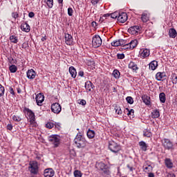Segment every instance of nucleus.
I'll use <instances>...</instances> for the list:
<instances>
[{"mask_svg":"<svg viewBox=\"0 0 177 177\" xmlns=\"http://www.w3.org/2000/svg\"><path fill=\"white\" fill-rule=\"evenodd\" d=\"M142 168L145 172H151V171H153V167H151L150 165H144Z\"/></svg>","mask_w":177,"mask_h":177,"instance_id":"31","label":"nucleus"},{"mask_svg":"<svg viewBox=\"0 0 177 177\" xmlns=\"http://www.w3.org/2000/svg\"><path fill=\"white\" fill-rule=\"evenodd\" d=\"M10 73H16L17 71V67H9Z\"/></svg>","mask_w":177,"mask_h":177,"instance_id":"50","label":"nucleus"},{"mask_svg":"<svg viewBox=\"0 0 177 177\" xmlns=\"http://www.w3.org/2000/svg\"><path fill=\"white\" fill-rule=\"evenodd\" d=\"M115 110L116 114H118V115H120V114H122V111L121 110V107L115 106Z\"/></svg>","mask_w":177,"mask_h":177,"instance_id":"45","label":"nucleus"},{"mask_svg":"<svg viewBox=\"0 0 177 177\" xmlns=\"http://www.w3.org/2000/svg\"><path fill=\"white\" fill-rule=\"evenodd\" d=\"M12 120H13V121H15L16 122H20V121H21V118H20V116L14 115L12 116Z\"/></svg>","mask_w":177,"mask_h":177,"instance_id":"41","label":"nucleus"},{"mask_svg":"<svg viewBox=\"0 0 177 177\" xmlns=\"http://www.w3.org/2000/svg\"><path fill=\"white\" fill-rule=\"evenodd\" d=\"M79 104H82V106H85L86 104V101L85 100H81L79 102Z\"/></svg>","mask_w":177,"mask_h":177,"instance_id":"54","label":"nucleus"},{"mask_svg":"<svg viewBox=\"0 0 177 177\" xmlns=\"http://www.w3.org/2000/svg\"><path fill=\"white\" fill-rule=\"evenodd\" d=\"M141 20L143 23H147L149 20V14L147 12H143L141 16Z\"/></svg>","mask_w":177,"mask_h":177,"instance_id":"28","label":"nucleus"},{"mask_svg":"<svg viewBox=\"0 0 177 177\" xmlns=\"http://www.w3.org/2000/svg\"><path fill=\"white\" fill-rule=\"evenodd\" d=\"M128 20V15L127 12H120L118 17V21L119 23H125Z\"/></svg>","mask_w":177,"mask_h":177,"instance_id":"9","label":"nucleus"},{"mask_svg":"<svg viewBox=\"0 0 177 177\" xmlns=\"http://www.w3.org/2000/svg\"><path fill=\"white\" fill-rule=\"evenodd\" d=\"M85 88L88 92H92V89L95 88V86H93V84L91 81H88L85 83Z\"/></svg>","mask_w":177,"mask_h":177,"instance_id":"21","label":"nucleus"},{"mask_svg":"<svg viewBox=\"0 0 177 177\" xmlns=\"http://www.w3.org/2000/svg\"><path fill=\"white\" fill-rule=\"evenodd\" d=\"M74 142L76 145L77 149H82L85 147L86 146V143H88L84 136L81 134L80 132L76 135L74 139Z\"/></svg>","mask_w":177,"mask_h":177,"instance_id":"1","label":"nucleus"},{"mask_svg":"<svg viewBox=\"0 0 177 177\" xmlns=\"http://www.w3.org/2000/svg\"><path fill=\"white\" fill-rule=\"evenodd\" d=\"M160 117V111L158 109H155L151 113V118H158Z\"/></svg>","mask_w":177,"mask_h":177,"instance_id":"30","label":"nucleus"},{"mask_svg":"<svg viewBox=\"0 0 177 177\" xmlns=\"http://www.w3.org/2000/svg\"><path fill=\"white\" fill-rule=\"evenodd\" d=\"M46 127L48 129H52V128H53V127H55V123L52 122H48L46 124Z\"/></svg>","mask_w":177,"mask_h":177,"instance_id":"44","label":"nucleus"},{"mask_svg":"<svg viewBox=\"0 0 177 177\" xmlns=\"http://www.w3.org/2000/svg\"><path fill=\"white\" fill-rule=\"evenodd\" d=\"M136 64L133 62H130L129 64V67H136Z\"/></svg>","mask_w":177,"mask_h":177,"instance_id":"55","label":"nucleus"},{"mask_svg":"<svg viewBox=\"0 0 177 177\" xmlns=\"http://www.w3.org/2000/svg\"><path fill=\"white\" fill-rule=\"evenodd\" d=\"M5 95V87L0 84V97H2Z\"/></svg>","mask_w":177,"mask_h":177,"instance_id":"40","label":"nucleus"},{"mask_svg":"<svg viewBox=\"0 0 177 177\" xmlns=\"http://www.w3.org/2000/svg\"><path fill=\"white\" fill-rule=\"evenodd\" d=\"M8 61L10 62V67H16L15 64V63H16V59H13V57H8Z\"/></svg>","mask_w":177,"mask_h":177,"instance_id":"35","label":"nucleus"},{"mask_svg":"<svg viewBox=\"0 0 177 177\" xmlns=\"http://www.w3.org/2000/svg\"><path fill=\"white\" fill-rule=\"evenodd\" d=\"M48 140L52 145H53L54 148L59 147V146H60V136L56 134L48 136Z\"/></svg>","mask_w":177,"mask_h":177,"instance_id":"5","label":"nucleus"},{"mask_svg":"<svg viewBox=\"0 0 177 177\" xmlns=\"http://www.w3.org/2000/svg\"><path fill=\"white\" fill-rule=\"evenodd\" d=\"M120 15V12H115L111 14V19H118V16Z\"/></svg>","mask_w":177,"mask_h":177,"instance_id":"43","label":"nucleus"},{"mask_svg":"<svg viewBox=\"0 0 177 177\" xmlns=\"http://www.w3.org/2000/svg\"><path fill=\"white\" fill-rule=\"evenodd\" d=\"M171 80L173 82V84H177V74L175 73H172L171 76Z\"/></svg>","mask_w":177,"mask_h":177,"instance_id":"34","label":"nucleus"},{"mask_svg":"<svg viewBox=\"0 0 177 177\" xmlns=\"http://www.w3.org/2000/svg\"><path fill=\"white\" fill-rule=\"evenodd\" d=\"M164 77H166L165 72H158L156 75V78L157 81H161Z\"/></svg>","mask_w":177,"mask_h":177,"instance_id":"23","label":"nucleus"},{"mask_svg":"<svg viewBox=\"0 0 177 177\" xmlns=\"http://www.w3.org/2000/svg\"><path fill=\"white\" fill-rule=\"evenodd\" d=\"M149 67H158V62L156 60L151 61L149 64Z\"/></svg>","mask_w":177,"mask_h":177,"instance_id":"36","label":"nucleus"},{"mask_svg":"<svg viewBox=\"0 0 177 177\" xmlns=\"http://www.w3.org/2000/svg\"><path fill=\"white\" fill-rule=\"evenodd\" d=\"M127 113V115H133L135 114V111L133 109L129 110V109L126 108Z\"/></svg>","mask_w":177,"mask_h":177,"instance_id":"47","label":"nucleus"},{"mask_svg":"<svg viewBox=\"0 0 177 177\" xmlns=\"http://www.w3.org/2000/svg\"><path fill=\"white\" fill-rule=\"evenodd\" d=\"M142 102L146 104V106H150L151 102H150V97L147 95H144L142 96Z\"/></svg>","mask_w":177,"mask_h":177,"instance_id":"20","label":"nucleus"},{"mask_svg":"<svg viewBox=\"0 0 177 177\" xmlns=\"http://www.w3.org/2000/svg\"><path fill=\"white\" fill-rule=\"evenodd\" d=\"M51 111L55 114H59L62 111V106L57 102L51 105Z\"/></svg>","mask_w":177,"mask_h":177,"instance_id":"8","label":"nucleus"},{"mask_svg":"<svg viewBox=\"0 0 177 177\" xmlns=\"http://www.w3.org/2000/svg\"><path fill=\"white\" fill-rule=\"evenodd\" d=\"M140 28V27L139 26H131L128 29V32H129V34H131L132 35H135L139 32Z\"/></svg>","mask_w":177,"mask_h":177,"instance_id":"13","label":"nucleus"},{"mask_svg":"<svg viewBox=\"0 0 177 177\" xmlns=\"http://www.w3.org/2000/svg\"><path fill=\"white\" fill-rule=\"evenodd\" d=\"M117 57L118 59H125V55L124 53H118Z\"/></svg>","mask_w":177,"mask_h":177,"instance_id":"49","label":"nucleus"},{"mask_svg":"<svg viewBox=\"0 0 177 177\" xmlns=\"http://www.w3.org/2000/svg\"><path fill=\"white\" fill-rule=\"evenodd\" d=\"M12 17H13V19H17V17H19V14L17 12H12Z\"/></svg>","mask_w":177,"mask_h":177,"instance_id":"53","label":"nucleus"},{"mask_svg":"<svg viewBox=\"0 0 177 177\" xmlns=\"http://www.w3.org/2000/svg\"><path fill=\"white\" fill-rule=\"evenodd\" d=\"M143 136H145L146 138H151L152 136V134L151 133L150 131L149 130H145L143 131Z\"/></svg>","mask_w":177,"mask_h":177,"instance_id":"37","label":"nucleus"},{"mask_svg":"<svg viewBox=\"0 0 177 177\" xmlns=\"http://www.w3.org/2000/svg\"><path fill=\"white\" fill-rule=\"evenodd\" d=\"M167 177H176V176L175 175V174L171 173L167 175Z\"/></svg>","mask_w":177,"mask_h":177,"instance_id":"62","label":"nucleus"},{"mask_svg":"<svg viewBox=\"0 0 177 177\" xmlns=\"http://www.w3.org/2000/svg\"><path fill=\"white\" fill-rule=\"evenodd\" d=\"M130 50H132V49H135V48H136V46H138V44H139V42L138 41V39H133L131 40L130 42Z\"/></svg>","mask_w":177,"mask_h":177,"instance_id":"24","label":"nucleus"},{"mask_svg":"<svg viewBox=\"0 0 177 177\" xmlns=\"http://www.w3.org/2000/svg\"><path fill=\"white\" fill-rule=\"evenodd\" d=\"M69 73L72 78H75L77 77V70L74 67H69Z\"/></svg>","mask_w":177,"mask_h":177,"instance_id":"25","label":"nucleus"},{"mask_svg":"<svg viewBox=\"0 0 177 177\" xmlns=\"http://www.w3.org/2000/svg\"><path fill=\"white\" fill-rule=\"evenodd\" d=\"M73 13H74V10H73L72 8H68V16H73Z\"/></svg>","mask_w":177,"mask_h":177,"instance_id":"48","label":"nucleus"},{"mask_svg":"<svg viewBox=\"0 0 177 177\" xmlns=\"http://www.w3.org/2000/svg\"><path fill=\"white\" fill-rule=\"evenodd\" d=\"M44 177H54L55 176V170L52 168L46 169L44 171Z\"/></svg>","mask_w":177,"mask_h":177,"instance_id":"12","label":"nucleus"},{"mask_svg":"<svg viewBox=\"0 0 177 177\" xmlns=\"http://www.w3.org/2000/svg\"><path fill=\"white\" fill-rule=\"evenodd\" d=\"M120 71L118 70L115 69L113 71V75L114 78H116V79L120 78Z\"/></svg>","mask_w":177,"mask_h":177,"instance_id":"38","label":"nucleus"},{"mask_svg":"<svg viewBox=\"0 0 177 177\" xmlns=\"http://www.w3.org/2000/svg\"><path fill=\"white\" fill-rule=\"evenodd\" d=\"M148 177H154L153 173H149Z\"/></svg>","mask_w":177,"mask_h":177,"instance_id":"64","label":"nucleus"},{"mask_svg":"<svg viewBox=\"0 0 177 177\" xmlns=\"http://www.w3.org/2000/svg\"><path fill=\"white\" fill-rule=\"evenodd\" d=\"M36 103L37 106H42L44 100H45V96L42 93H38L35 97Z\"/></svg>","mask_w":177,"mask_h":177,"instance_id":"10","label":"nucleus"},{"mask_svg":"<svg viewBox=\"0 0 177 177\" xmlns=\"http://www.w3.org/2000/svg\"><path fill=\"white\" fill-rule=\"evenodd\" d=\"M87 137L88 139H93L95 138V131L91 130V129H88L86 133Z\"/></svg>","mask_w":177,"mask_h":177,"instance_id":"27","label":"nucleus"},{"mask_svg":"<svg viewBox=\"0 0 177 177\" xmlns=\"http://www.w3.org/2000/svg\"><path fill=\"white\" fill-rule=\"evenodd\" d=\"M165 164L167 167V168H169V169H171V168L174 167V163L172 162V160L169 158H166L165 159Z\"/></svg>","mask_w":177,"mask_h":177,"instance_id":"18","label":"nucleus"},{"mask_svg":"<svg viewBox=\"0 0 177 177\" xmlns=\"http://www.w3.org/2000/svg\"><path fill=\"white\" fill-rule=\"evenodd\" d=\"M159 99L160 103H165L167 97H165V93H160L159 94Z\"/></svg>","mask_w":177,"mask_h":177,"instance_id":"29","label":"nucleus"},{"mask_svg":"<svg viewBox=\"0 0 177 177\" xmlns=\"http://www.w3.org/2000/svg\"><path fill=\"white\" fill-rule=\"evenodd\" d=\"M21 29L25 32H30L31 28L30 27V25L27 24V22H25L21 26Z\"/></svg>","mask_w":177,"mask_h":177,"instance_id":"19","label":"nucleus"},{"mask_svg":"<svg viewBox=\"0 0 177 177\" xmlns=\"http://www.w3.org/2000/svg\"><path fill=\"white\" fill-rule=\"evenodd\" d=\"M102 38L99 35H95L93 37L92 45L93 48H100L102 46Z\"/></svg>","mask_w":177,"mask_h":177,"instance_id":"7","label":"nucleus"},{"mask_svg":"<svg viewBox=\"0 0 177 177\" xmlns=\"http://www.w3.org/2000/svg\"><path fill=\"white\" fill-rule=\"evenodd\" d=\"M150 56V50L147 48H145L141 50L140 53V58L141 59H146V57H149Z\"/></svg>","mask_w":177,"mask_h":177,"instance_id":"16","label":"nucleus"},{"mask_svg":"<svg viewBox=\"0 0 177 177\" xmlns=\"http://www.w3.org/2000/svg\"><path fill=\"white\" fill-rule=\"evenodd\" d=\"M35 16V14L33 12H30L28 13V17H30V19H32Z\"/></svg>","mask_w":177,"mask_h":177,"instance_id":"58","label":"nucleus"},{"mask_svg":"<svg viewBox=\"0 0 177 177\" xmlns=\"http://www.w3.org/2000/svg\"><path fill=\"white\" fill-rule=\"evenodd\" d=\"M125 44V40L124 39H118V40H115L111 43V45L112 46H122Z\"/></svg>","mask_w":177,"mask_h":177,"instance_id":"17","label":"nucleus"},{"mask_svg":"<svg viewBox=\"0 0 177 177\" xmlns=\"http://www.w3.org/2000/svg\"><path fill=\"white\" fill-rule=\"evenodd\" d=\"M26 75L28 80H34V78H35V76L37 75V73H35V71H34V69H30L27 71Z\"/></svg>","mask_w":177,"mask_h":177,"instance_id":"15","label":"nucleus"},{"mask_svg":"<svg viewBox=\"0 0 177 177\" xmlns=\"http://www.w3.org/2000/svg\"><path fill=\"white\" fill-rule=\"evenodd\" d=\"M54 125H55V127L57 128V129H60V123L55 122Z\"/></svg>","mask_w":177,"mask_h":177,"instance_id":"59","label":"nucleus"},{"mask_svg":"<svg viewBox=\"0 0 177 177\" xmlns=\"http://www.w3.org/2000/svg\"><path fill=\"white\" fill-rule=\"evenodd\" d=\"M127 168H128V169H129V171H130L131 172H133V170L135 169V168H133V167H132V166H131V165H127Z\"/></svg>","mask_w":177,"mask_h":177,"instance_id":"56","label":"nucleus"},{"mask_svg":"<svg viewBox=\"0 0 177 177\" xmlns=\"http://www.w3.org/2000/svg\"><path fill=\"white\" fill-rule=\"evenodd\" d=\"M99 2V0H92L91 3L93 5H97V3Z\"/></svg>","mask_w":177,"mask_h":177,"instance_id":"61","label":"nucleus"},{"mask_svg":"<svg viewBox=\"0 0 177 177\" xmlns=\"http://www.w3.org/2000/svg\"><path fill=\"white\" fill-rule=\"evenodd\" d=\"M109 149L114 154H118L122 150L121 145L113 140L109 142Z\"/></svg>","mask_w":177,"mask_h":177,"instance_id":"2","label":"nucleus"},{"mask_svg":"<svg viewBox=\"0 0 177 177\" xmlns=\"http://www.w3.org/2000/svg\"><path fill=\"white\" fill-rule=\"evenodd\" d=\"M162 145L165 150H170V151H174L175 150V147H174V142L168 138H164L162 140Z\"/></svg>","mask_w":177,"mask_h":177,"instance_id":"6","label":"nucleus"},{"mask_svg":"<svg viewBox=\"0 0 177 177\" xmlns=\"http://www.w3.org/2000/svg\"><path fill=\"white\" fill-rule=\"evenodd\" d=\"M126 100L129 104H133V98L132 97H127Z\"/></svg>","mask_w":177,"mask_h":177,"instance_id":"46","label":"nucleus"},{"mask_svg":"<svg viewBox=\"0 0 177 177\" xmlns=\"http://www.w3.org/2000/svg\"><path fill=\"white\" fill-rule=\"evenodd\" d=\"M10 41L12 44H17L19 42V39H18L17 36H16V35H11L10 37Z\"/></svg>","mask_w":177,"mask_h":177,"instance_id":"32","label":"nucleus"},{"mask_svg":"<svg viewBox=\"0 0 177 177\" xmlns=\"http://www.w3.org/2000/svg\"><path fill=\"white\" fill-rule=\"evenodd\" d=\"M176 35H177V32H176V30H175V28H170L169 30V37L170 38H176Z\"/></svg>","mask_w":177,"mask_h":177,"instance_id":"22","label":"nucleus"},{"mask_svg":"<svg viewBox=\"0 0 177 177\" xmlns=\"http://www.w3.org/2000/svg\"><path fill=\"white\" fill-rule=\"evenodd\" d=\"M73 36L68 33H65V44L66 45H73Z\"/></svg>","mask_w":177,"mask_h":177,"instance_id":"14","label":"nucleus"},{"mask_svg":"<svg viewBox=\"0 0 177 177\" xmlns=\"http://www.w3.org/2000/svg\"><path fill=\"white\" fill-rule=\"evenodd\" d=\"M28 171L32 175H37L39 171V167H38V162L32 160L29 162Z\"/></svg>","mask_w":177,"mask_h":177,"instance_id":"4","label":"nucleus"},{"mask_svg":"<svg viewBox=\"0 0 177 177\" xmlns=\"http://www.w3.org/2000/svg\"><path fill=\"white\" fill-rule=\"evenodd\" d=\"M123 49H131V46L130 44H125V43L123 44Z\"/></svg>","mask_w":177,"mask_h":177,"instance_id":"51","label":"nucleus"},{"mask_svg":"<svg viewBox=\"0 0 177 177\" xmlns=\"http://www.w3.org/2000/svg\"><path fill=\"white\" fill-rule=\"evenodd\" d=\"M86 66L88 67H93L95 66V61L93 59H87L86 62Z\"/></svg>","mask_w":177,"mask_h":177,"instance_id":"33","label":"nucleus"},{"mask_svg":"<svg viewBox=\"0 0 177 177\" xmlns=\"http://www.w3.org/2000/svg\"><path fill=\"white\" fill-rule=\"evenodd\" d=\"M9 91H10V93L11 95H13V96H15V90H13V87L10 86V87L9 88Z\"/></svg>","mask_w":177,"mask_h":177,"instance_id":"52","label":"nucleus"},{"mask_svg":"<svg viewBox=\"0 0 177 177\" xmlns=\"http://www.w3.org/2000/svg\"><path fill=\"white\" fill-rule=\"evenodd\" d=\"M73 175L75 177H82V173L80 170H75L73 172Z\"/></svg>","mask_w":177,"mask_h":177,"instance_id":"39","label":"nucleus"},{"mask_svg":"<svg viewBox=\"0 0 177 177\" xmlns=\"http://www.w3.org/2000/svg\"><path fill=\"white\" fill-rule=\"evenodd\" d=\"M99 168L105 174V175L110 174V171H109L107 165L104 164L103 162L99 163Z\"/></svg>","mask_w":177,"mask_h":177,"instance_id":"11","label":"nucleus"},{"mask_svg":"<svg viewBox=\"0 0 177 177\" xmlns=\"http://www.w3.org/2000/svg\"><path fill=\"white\" fill-rule=\"evenodd\" d=\"M7 129H8V131H12V129H13V126L10 124H8L7 125Z\"/></svg>","mask_w":177,"mask_h":177,"instance_id":"57","label":"nucleus"},{"mask_svg":"<svg viewBox=\"0 0 177 177\" xmlns=\"http://www.w3.org/2000/svg\"><path fill=\"white\" fill-rule=\"evenodd\" d=\"M78 74H79L80 77H84V71H80Z\"/></svg>","mask_w":177,"mask_h":177,"instance_id":"63","label":"nucleus"},{"mask_svg":"<svg viewBox=\"0 0 177 177\" xmlns=\"http://www.w3.org/2000/svg\"><path fill=\"white\" fill-rule=\"evenodd\" d=\"M24 113H26L28 116V120L30 122V125H32V127H37V122H35V113L28 108H24Z\"/></svg>","mask_w":177,"mask_h":177,"instance_id":"3","label":"nucleus"},{"mask_svg":"<svg viewBox=\"0 0 177 177\" xmlns=\"http://www.w3.org/2000/svg\"><path fill=\"white\" fill-rule=\"evenodd\" d=\"M46 4L50 9H52L53 8V0H46Z\"/></svg>","mask_w":177,"mask_h":177,"instance_id":"42","label":"nucleus"},{"mask_svg":"<svg viewBox=\"0 0 177 177\" xmlns=\"http://www.w3.org/2000/svg\"><path fill=\"white\" fill-rule=\"evenodd\" d=\"M139 146L140 147L141 150L142 151H147V144L145 142V141H140L139 142Z\"/></svg>","mask_w":177,"mask_h":177,"instance_id":"26","label":"nucleus"},{"mask_svg":"<svg viewBox=\"0 0 177 177\" xmlns=\"http://www.w3.org/2000/svg\"><path fill=\"white\" fill-rule=\"evenodd\" d=\"M91 26L92 27H94V28H96V27H97V23H96V21H93Z\"/></svg>","mask_w":177,"mask_h":177,"instance_id":"60","label":"nucleus"}]
</instances>
